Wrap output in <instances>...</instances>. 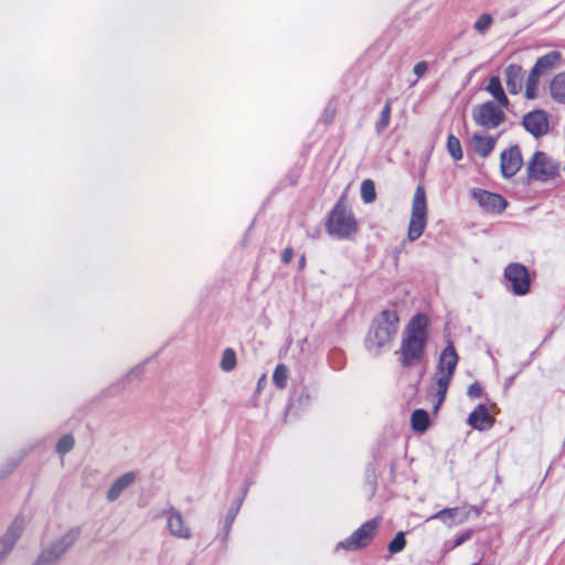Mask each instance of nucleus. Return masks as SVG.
I'll return each instance as SVG.
<instances>
[{
  "label": "nucleus",
  "mask_w": 565,
  "mask_h": 565,
  "mask_svg": "<svg viewBox=\"0 0 565 565\" xmlns=\"http://www.w3.org/2000/svg\"><path fill=\"white\" fill-rule=\"evenodd\" d=\"M334 115H335V109H334V107H327V108L324 109V114H323V116H324V121H326L327 124L332 122V121H333V119H334Z\"/></svg>",
  "instance_id": "obj_39"
},
{
  "label": "nucleus",
  "mask_w": 565,
  "mask_h": 565,
  "mask_svg": "<svg viewBox=\"0 0 565 565\" xmlns=\"http://www.w3.org/2000/svg\"><path fill=\"white\" fill-rule=\"evenodd\" d=\"M235 518V514L231 515L228 514L227 518H226V525L230 526L231 525V522L233 521V519Z\"/></svg>",
  "instance_id": "obj_42"
},
{
  "label": "nucleus",
  "mask_w": 565,
  "mask_h": 565,
  "mask_svg": "<svg viewBox=\"0 0 565 565\" xmlns=\"http://www.w3.org/2000/svg\"><path fill=\"white\" fill-rule=\"evenodd\" d=\"M428 70V64L425 61L418 62L415 64L413 72L417 76V78H420L425 75V73Z\"/></svg>",
  "instance_id": "obj_36"
},
{
  "label": "nucleus",
  "mask_w": 565,
  "mask_h": 565,
  "mask_svg": "<svg viewBox=\"0 0 565 565\" xmlns=\"http://www.w3.org/2000/svg\"><path fill=\"white\" fill-rule=\"evenodd\" d=\"M458 360L459 358L456 349L452 342L449 341L447 347L441 351L437 363L436 385L438 399L434 406L435 412H437L446 398V394L455 374Z\"/></svg>",
  "instance_id": "obj_4"
},
{
  "label": "nucleus",
  "mask_w": 565,
  "mask_h": 565,
  "mask_svg": "<svg viewBox=\"0 0 565 565\" xmlns=\"http://www.w3.org/2000/svg\"><path fill=\"white\" fill-rule=\"evenodd\" d=\"M471 196L488 213L501 214L508 205L507 200L501 194L478 188L471 190Z\"/></svg>",
  "instance_id": "obj_11"
},
{
  "label": "nucleus",
  "mask_w": 565,
  "mask_h": 565,
  "mask_svg": "<svg viewBox=\"0 0 565 565\" xmlns=\"http://www.w3.org/2000/svg\"><path fill=\"white\" fill-rule=\"evenodd\" d=\"M523 159L521 149L518 145H514L501 152L500 156V169L502 177L510 179L514 177L521 169Z\"/></svg>",
  "instance_id": "obj_14"
},
{
  "label": "nucleus",
  "mask_w": 565,
  "mask_h": 565,
  "mask_svg": "<svg viewBox=\"0 0 565 565\" xmlns=\"http://www.w3.org/2000/svg\"><path fill=\"white\" fill-rule=\"evenodd\" d=\"M467 395L470 398L480 397V396L483 395V388H482V386L478 382H475V383L469 385L468 391H467Z\"/></svg>",
  "instance_id": "obj_35"
},
{
  "label": "nucleus",
  "mask_w": 565,
  "mask_h": 565,
  "mask_svg": "<svg viewBox=\"0 0 565 565\" xmlns=\"http://www.w3.org/2000/svg\"><path fill=\"white\" fill-rule=\"evenodd\" d=\"M136 473L128 471L118 477L107 491L106 498L109 502L116 501L120 494L136 481Z\"/></svg>",
  "instance_id": "obj_18"
},
{
  "label": "nucleus",
  "mask_w": 565,
  "mask_h": 565,
  "mask_svg": "<svg viewBox=\"0 0 565 565\" xmlns=\"http://www.w3.org/2000/svg\"><path fill=\"white\" fill-rule=\"evenodd\" d=\"M23 519L17 516L13 519L7 531L0 539V558L4 557L13 548L15 542L23 531Z\"/></svg>",
  "instance_id": "obj_15"
},
{
  "label": "nucleus",
  "mask_w": 565,
  "mask_h": 565,
  "mask_svg": "<svg viewBox=\"0 0 565 565\" xmlns=\"http://www.w3.org/2000/svg\"><path fill=\"white\" fill-rule=\"evenodd\" d=\"M522 126L534 138L543 137L548 132V116L542 109H534L523 116Z\"/></svg>",
  "instance_id": "obj_13"
},
{
  "label": "nucleus",
  "mask_w": 565,
  "mask_h": 565,
  "mask_svg": "<svg viewBox=\"0 0 565 565\" xmlns=\"http://www.w3.org/2000/svg\"><path fill=\"white\" fill-rule=\"evenodd\" d=\"M412 428L417 433H425L429 427V415L425 409H415L411 417Z\"/></svg>",
  "instance_id": "obj_21"
},
{
  "label": "nucleus",
  "mask_w": 565,
  "mask_h": 565,
  "mask_svg": "<svg viewBox=\"0 0 565 565\" xmlns=\"http://www.w3.org/2000/svg\"><path fill=\"white\" fill-rule=\"evenodd\" d=\"M391 111L392 102L391 99H387L381 111L380 119L375 124V131L377 135H381L388 127L391 120Z\"/></svg>",
  "instance_id": "obj_25"
},
{
  "label": "nucleus",
  "mask_w": 565,
  "mask_h": 565,
  "mask_svg": "<svg viewBox=\"0 0 565 565\" xmlns=\"http://www.w3.org/2000/svg\"><path fill=\"white\" fill-rule=\"evenodd\" d=\"M497 143V138L492 136H482L473 134L471 137V145L473 151L481 158H487L493 151Z\"/></svg>",
  "instance_id": "obj_19"
},
{
  "label": "nucleus",
  "mask_w": 565,
  "mask_h": 565,
  "mask_svg": "<svg viewBox=\"0 0 565 565\" xmlns=\"http://www.w3.org/2000/svg\"><path fill=\"white\" fill-rule=\"evenodd\" d=\"M493 98H494V99H495V100H497L501 106H503V107H508V105H509V99H508V97H507L505 93H502V94H500L499 96L493 97Z\"/></svg>",
  "instance_id": "obj_40"
},
{
  "label": "nucleus",
  "mask_w": 565,
  "mask_h": 565,
  "mask_svg": "<svg viewBox=\"0 0 565 565\" xmlns=\"http://www.w3.org/2000/svg\"><path fill=\"white\" fill-rule=\"evenodd\" d=\"M81 534L78 526L70 529L58 540L43 550L33 565H56L63 554L77 541Z\"/></svg>",
  "instance_id": "obj_6"
},
{
  "label": "nucleus",
  "mask_w": 565,
  "mask_h": 565,
  "mask_svg": "<svg viewBox=\"0 0 565 565\" xmlns=\"http://www.w3.org/2000/svg\"><path fill=\"white\" fill-rule=\"evenodd\" d=\"M552 98L561 104H565V72L557 74L550 85Z\"/></svg>",
  "instance_id": "obj_20"
},
{
  "label": "nucleus",
  "mask_w": 565,
  "mask_h": 565,
  "mask_svg": "<svg viewBox=\"0 0 565 565\" xmlns=\"http://www.w3.org/2000/svg\"><path fill=\"white\" fill-rule=\"evenodd\" d=\"M220 366L225 372H231L236 366V353L233 349L227 348L223 351Z\"/></svg>",
  "instance_id": "obj_28"
},
{
  "label": "nucleus",
  "mask_w": 565,
  "mask_h": 565,
  "mask_svg": "<svg viewBox=\"0 0 565 565\" xmlns=\"http://www.w3.org/2000/svg\"><path fill=\"white\" fill-rule=\"evenodd\" d=\"M142 373V369L140 366L131 369L124 377L118 380L116 383L109 386L108 392L109 395H118L124 392L127 387V383L130 380L131 375H140Z\"/></svg>",
  "instance_id": "obj_23"
},
{
  "label": "nucleus",
  "mask_w": 565,
  "mask_h": 565,
  "mask_svg": "<svg viewBox=\"0 0 565 565\" xmlns=\"http://www.w3.org/2000/svg\"><path fill=\"white\" fill-rule=\"evenodd\" d=\"M288 380V369L285 364H278L273 373V382L275 386L279 390H282L287 385Z\"/></svg>",
  "instance_id": "obj_26"
},
{
  "label": "nucleus",
  "mask_w": 565,
  "mask_h": 565,
  "mask_svg": "<svg viewBox=\"0 0 565 565\" xmlns=\"http://www.w3.org/2000/svg\"><path fill=\"white\" fill-rule=\"evenodd\" d=\"M428 327L429 318L425 313H416L406 324L399 349L395 352L403 367H412L424 360L428 342Z\"/></svg>",
  "instance_id": "obj_1"
},
{
  "label": "nucleus",
  "mask_w": 565,
  "mask_h": 565,
  "mask_svg": "<svg viewBox=\"0 0 565 565\" xmlns=\"http://www.w3.org/2000/svg\"><path fill=\"white\" fill-rule=\"evenodd\" d=\"M472 118L477 125L493 129L505 120V114L494 102L488 100L472 109Z\"/></svg>",
  "instance_id": "obj_10"
},
{
  "label": "nucleus",
  "mask_w": 565,
  "mask_h": 565,
  "mask_svg": "<svg viewBox=\"0 0 565 565\" xmlns=\"http://www.w3.org/2000/svg\"><path fill=\"white\" fill-rule=\"evenodd\" d=\"M447 150L456 161L463 157L460 140L451 134L447 138Z\"/></svg>",
  "instance_id": "obj_29"
},
{
  "label": "nucleus",
  "mask_w": 565,
  "mask_h": 565,
  "mask_svg": "<svg viewBox=\"0 0 565 565\" xmlns=\"http://www.w3.org/2000/svg\"><path fill=\"white\" fill-rule=\"evenodd\" d=\"M298 265H299V268H300V269H303V268H305V266H306V256H305V254H302V255L299 257Z\"/></svg>",
  "instance_id": "obj_41"
},
{
  "label": "nucleus",
  "mask_w": 565,
  "mask_h": 565,
  "mask_svg": "<svg viewBox=\"0 0 565 565\" xmlns=\"http://www.w3.org/2000/svg\"><path fill=\"white\" fill-rule=\"evenodd\" d=\"M473 429L482 431L493 426V418L484 404H479L470 414L467 420Z\"/></svg>",
  "instance_id": "obj_17"
},
{
  "label": "nucleus",
  "mask_w": 565,
  "mask_h": 565,
  "mask_svg": "<svg viewBox=\"0 0 565 565\" xmlns=\"http://www.w3.org/2000/svg\"><path fill=\"white\" fill-rule=\"evenodd\" d=\"M486 89L493 96L497 97L500 94L504 93L500 77L499 76H491L489 79V83L486 87Z\"/></svg>",
  "instance_id": "obj_34"
},
{
  "label": "nucleus",
  "mask_w": 565,
  "mask_h": 565,
  "mask_svg": "<svg viewBox=\"0 0 565 565\" xmlns=\"http://www.w3.org/2000/svg\"><path fill=\"white\" fill-rule=\"evenodd\" d=\"M541 72L533 66L525 83V97L527 99H533L537 95V85L541 76Z\"/></svg>",
  "instance_id": "obj_22"
},
{
  "label": "nucleus",
  "mask_w": 565,
  "mask_h": 565,
  "mask_svg": "<svg viewBox=\"0 0 565 565\" xmlns=\"http://www.w3.org/2000/svg\"><path fill=\"white\" fill-rule=\"evenodd\" d=\"M505 85L510 94H518L522 90L524 71L519 64H509L504 70Z\"/></svg>",
  "instance_id": "obj_16"
},
{
  "label": "nucleus",
  "mask_w": 565,
  "mask_h": 565,
  "mask_svg": "<svg viewBox=\"0 0 565 565\" xmlns=\"http://www.w3.org/2000/svg\"><path fill=\"white\" fill-rule=\"evenodd\" d=\"M162 515L167 519V529L169 533L177 539L190 540L192 537V531L190 525L183 519L181 512L174 507L162 512Z\"/></svg>",
  "instance_id": "obj_12"
},
{
  "label": "nucleus",
  "mask_w": 565,
  "mask_h": 565,
  "mask_svg": "<svg viewBox=\"0 0 565 565\" xmlns=\"http://www.w3.org/2000/svg\"><path fill=\"white\" fill-rule=\"evenodd\" d=\"M561 54L558 52H550L537 58L534 66L541 72L544 73L554 67V65L559 61Z\"/></svg>",
  "instance_id": "obj_24"
},
{
  "label": "nucleus",
  "mask_w": 565,
  "mask_h": 565,
  "mask_svg": "<svg viewBox=\"0 0 565 565\" xmlns=\"http://www.w3.org/2000/svg\"><path fill=\"white\" fill-rule=\"evenodd\" d=\"M74 445H75L74 437L70 434H66L58 439V441L56 444V451L60 455H65L74 448Z\"/></svg>",
  "instance_id": "obj_32"
},
{
  "label": "nucleus",
  "mask_w": 565,
  "mask_h": 565,
  "mask_svg": "<svg viewBox=\"0 0 565 565\" xmlns=\"http://www.w3.org/2000/svg\"><path fill=\"white\" fill-rule=\"evenodd\" d=\"M472 531L471 530H468L466 532H463L462 534H460L459 536H457V539L455 540V546H459L461 544H463L466 541H468L471 536H472Z\"/></svg>",
  "instance_id": "obj_38"
},
{
  "label": "nucleus",
  "mask_w": 565,
  "mask_h": 565,
  "mask_svg": "<svg viewBox=\"0 0 565 565\" xmlns=\"http://www.w3.org/2000/svg\"><path fill=\"white\" fill-rule=\"evenodd\" d=\"M326 228L330 236L338 239L350 238L356 233L358 223L343 199H340L330 211Z\"/></svg>",
  "instance_id": "obj_3"
},
{
  "label": "nucleus",
  "mask_w": 565,
  "mask_h": 565,
  "mask_svg": "<svg viewBox=\"0 0 565 565\" xmlns=\"http://www.w3.org/2000/svg\"><path fill=\"white\" fill-rule=\"evenodd\" d=\"M406 539L404 532H397L394 539L388 543L387 550L390 554L394 555L405 548Z\"/></svg>",
  "instance_id": "obj_31"
},
{
  "label": "nucleus",
  "mask_w": 565,
  "mask_h": 565,
  "mask_svg": "<svg viewBox=\"0 0 565 565\" xmlns=\"http://www.w3.org/2000/svg\"><path fill=\"white\" fill-rule=\"evenodd\" d=\"M294 257V249L292 247L288 246L284 249L281 255V262L284 264H289L292 260Z\"/></svg>",
  "instance_id": "obj_37"
},
{
  "label": "nucleus",
  "mask_w": 565,
  "mask_h": 565,
  "mask_svg": "<svg viewBox=\"0 0 565 565\" xmlns=\"http://www.w3.org/2000/svg\"><path fill=\"white\" fill-rule=\"evenodd\" d=\"M399 317L394 308L384 309L375 316L364 339L366 351L373 356H379L384 349L391 347L397 334Z\"/></svg>",
  "instance_id": "obj_2"
},
{
  "label": "nucleus",
  "mask_w": 565,
  "mask_h": 565,
  "mask_svg": "<svg viewBox=\"0 0 565 565\" xmlns=\"http://www.w3.org/2000/svg\"><path fill=\"white\" fill-rule=\"evenodd\" d=\"M459 508H446V509H443L438 512H436L431 519H438L440 521H443L444 523H447L449 525H451L455 521V519L457 518V515L459 514Z\"/></svg>",
  "instance_id": "obj_30"
},
{
  "label": "nucleus",
  "mask_w": 565,
  "mask_h": 565,
  "mask_svg": "<svg viewBox=\"0 0 565 565\" xmlns=\"http://www.w3.org/2000/svg\"><path fill=\"white\" fill-rule=\"evenodd\" d=\"M472 565H479V564H478V563H475V564H472Z\"/></svg>",
  "instance_id": "obj_43"
},
{
  "label": "nucleus",
  "mask_w": 565,
  "mask_h": 565,
  "mask_svg": "<svg viewBox=\"0 0 565 565\" xmlns=\"http://www.w3.org/2000/svg\"><path fill=\"white\" fill-rule=\"evenodd\" d=\"M526 174L529 180L547 182L559 174V167L545 152L535 151L527 162Z\"/></svg>",
  "instance_id": "obj_7"
},
{
  "label": "nucleus",
  "mask_w": 565,
  "mask_h": 565,
  "mask_svg": "<svg viewBox=\"0 0 565 565\" xmlns=\"http://www.w3.org/2000/svg\"><path fill=\"white\" fill-rule=\"evenodd\" d=\"M361 198L364 203H372L376 199L375 185L371 179H365L361 183Z\"/></svg>",
  "instance_id": "obj_27"
},
{
  "label": "nucleus",
  "mask_w": 565,
  "mask_h": 565,
  "mask_svg": "<svg viewBox=\"0 0 565 565\" xmlns=\"http://www.w3.org/2000/svg\"><path fill=\"white\" fill-rule=\"evenodd\" d=\"M427 224V200L426 192L423 185H418L415 190L412 202V214L408 224L407 236L408 239L414 242L418 239Z\"/></svg>",
  "instance_id": "obj_5"
},
{
  "label": "nucleus",
  "mask_w": 565,
  "mask_h": 565,
  "mask_svg": "<svg viewBox=\"0 0 565 565\" xmlns=\"http://www.w3.org/2000/svg\"><path fill=\"white\" fill-rule=\"evenodd\" d=\"M503 277L507 287L516 296H524L530 291L531 278L527 268L521 263H511L504 268Z\"/></svg>",
  "instance_id": "obj_9"
},
{
  "label": "nucleus",
  "mask_w": 565,
  "mask_h": 565,
  "mask_svg": "<svg viewBox=\"0 0 565 565\" xmlns=\"http://www.w3.org/2000/svg\"><path fill=\"white\" fill-rule=\"evenodd\" d=\"M379 527L377 519L364 522L348 539L338 543L337 548L345 551H358L371 544Z\"/></svg>",
  "instance_id": "obj_8"
},
{
  "label": "nucleus",
  "mask_w": 565,
  "mask_h": 565,
  "mask_svg": "<svg viewBox=\"0 0 565 565\" xmlns=\"http://www.w3.org/2000/svg\"><path fill=\"white\" fill-rule=\"evenodd\" d=\"M493 23V19L489 13H482L473 24V29L483 34Z\"/></svg>",
  "instance_id": "obj_33"
}]
</instances>
